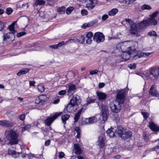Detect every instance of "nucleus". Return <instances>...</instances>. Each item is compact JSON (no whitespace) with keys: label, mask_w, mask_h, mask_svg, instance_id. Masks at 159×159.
<instances>
[{"label":"nucleus","mask_w":159,"mask_h":159,"mask_svg":"<svg viewBox=\"0 0 159 159\" xmlns=\"http://www.w3.org/2000/svg\"><path fill=\"white\" fill-rule=\"evenodd\" d=\"M125 91L124 90H119L116 96V100L111 102L110 105L111 111L118 113L121 109V104H123L125 100Z\"/></svg>","instance_id":"f257e3e1"},{"label":"nucleus","mask_w":159,"mask_h":159,"mask_svg":"<svg viewBox=\"0 0 159 159\" xmlns=\"http://www.w3.org/2000/svg\"><path fill=\"white\" fill-rule=\"evenodd\" d=\"M159 13V11H156L152 15H150V18H145L138 24L139 27L141 29H143L146 28L150 25H156L157 22V20L154 18Z\"/></svg>","instance_id":"f03ea898"},{"label":"nucleus","mask_w":159,"mask_h":159,"mask_svg":"<svg viewBox=\"0 0 159 159\" xmlns=\"http://www.w3.org/2000/svg\"><path fill=\"white\" fill-rule=\"evenodd\" d=\"M5 135L7 139L9 140V143L11 145L18 143V134L11 129L6 131Z\"/></svg>","instance_id":"7ed1b4c3"},{"label":"nucleus","mask_w":159,"mask_h":159,"mask_svg":"<svg viewBox=\"0 0 159 159\" xmlns=\"http://www.w3.org/2000/svg\"><path fill=\"white\" fill-rule=\"evenodd\" d=\"M118 135L123 139H126L131 137L132 135V132L124 129L121 125L118 126L116 130H115Z\"/></svg>","instance_id":"20e7f679"},{"label":"nucleus","mask_w":159,"mask_h":159,"mask_svg":"<svg viewBox=\"0 0 159 159\" xmlns=\"http://www.w3.org/2000/svg\"><path fill=\"white\" fill-rule=\"evenodd\" d=\"M135 51V50H132L131 47H128L127 49L123 51L124 52L122 55L123 59L125 61H128L132 56L131 55L134 53Z\"/></svg>","instance_id":"39448f33"},{"label":"nucleus","mask_w":159,"mask_h":159,"mask_svg":"<svg viewBox=\"0 0 159 159\" xmlns=\"http://www.w3.org/2000/svg\"><path fill=\"white\" fill-rule=\"evenodd\" d=\"M140 23V22L137 24L133 23L131 25L130 30H129V33L130 34L133 35H136L137 36H140V33L138 31L137 27H138L139 29L141 30H142L144 28L141 29L139 27L138 24Z\"/></svg>","instance_id":"423d86ee"},{"label":"nucleus","mask_w":159,"mask_h":159,"mask_svg":"<svg viewBox=\"0 0 159 159\" xmlns=\"http://www.w3.org/2000/svg\"><path fill=\"white\" fill-rule=\"evenodd\" d=\"M97 118L95 116H93L88 118H83L82 119V125H90L97 122Z\"/></svg>","instance_id":"0eeeda50"},{"label":"nucleus","mask_w":159,"mask_h":159,"mask_svg":"<svg viewBox=\"0 0 159 159\" xmlns=\"http://www.w3.org/2000/svg\"><path fill=\"white\" fill-rule=\"evenodd\" d=\"M62 114V112L56 113L53 116L48 117L45 120V124L47 125L50 126L54 120L56 119L58 116Z\"/></svg>","instance_id":"6e6552de"},{"label":"nucleus","mask_w":159,"mask_h":159,"mask_svg":"<svg viewBox=\"0 0 159 159\" xmlns=\"http://www.w3.org/2000/svg\"><path fill=\"white\" fill-rule=\"evenodd\" d=\"M66 87L68 88L67 95L69 97H71L76 91V86L74 84H69L66 85Z\"/></svg>","instance_id":"1a4fd4ad"},{"label":"nucleus","mask_w":159,"mask_h":159,"mask_svg":"<svg viewBox=\"0 0 159 159\" xmlns=\"http://www.w3.org/2000/svg\"><path fill=\"white\" fill-rule=\"evenodd\" d=\"M104 39V36L102 33L100 32L96 33L93 38L94 41L98 43L103 42Z\"/></svg>","instance_id":"9d476101"},{"label":"nucleus","mask_w":159,"mask_h":159,"mask_svg":"<svg viewBox=\"0 0 159 159\" xmlns=\"http://www.w3.org/2000/svg\"><path fill=\"white\" fill-rule=\"evenodd\" d=\"M102 117V121L104 122L107 119L108 111L107 106L103 104H102L101 106Z\"/></svg>","instance_id":"9b49d317"},{"label":"nucleus","mask_w":159,"mask_h":159,"mask_svg":"<svg viewBox=\"0 0 159 159\" xmlns=\"http://www.w3.org/2000/svg\"><path fill=\"white\" fill-rule=\"evenodd\" d=\"M48 99L46 95H42L37 97L35 100V103L38 104L42 105Z\"/></svg>","instance_id":"f8f14e48"},{"label":"nucleus","mask_w":159,"mask_h":159,"mask_svg":"<svg viewBox=\"0 0 159 159\" xmlns=\"http://www.w3.org/2000/svg\"><path fill=\"white\" fill-rule=\"evenodd\" d=\"M73 152L77 155H80L83 152V150L79 144L75 143L74 144L73 148Z\"/></svg>","instance_id":"ddd939ff"},{"label":"nucleus","mask_w":159,"mask_h":159,"mask_svg":"<svg viewBox=\"0 0 159 159\" xmlns=\"http://www.w3.org/2000/svg\"><path fill=\"white\" fill-rule=\"evenodd\" d=\"M78 108V106L76 105L73 104L70 102L66 107V109L69 112L72 113L75 111Z\"/></svg>","instance_id":"4468645a"},{"label":"nucleus","mask_w":159,"mask_h":159,"mask_svg":"<svg viewBox=\"0 0 159 159\" xmlns=\"http://www.w3.org/2000/svg\"><path fill=\"white\" fill-rule=\"evenodd\" d=\"M81 101L80 97L78 95H75L70 100V102L78 106Z\"/></svg>","instance_id":"2eb2a0df"},{"label":"nucleus","mask_w":159,"mask_h":159,"mask_svg":"<svg viewBox=\"0 0 159 159\" xmlns=\"http://www.w3.org/2000/svg\"><path fill=\"white\" fill-rule=\"evenodd\" d=\"M42 130L44 136L45 137L49 135L51 137H53V135L52 134L55 132V131L52 129L51 127L45 129H42Z\"/></svg>","instance_id":"dca6fc26"},{"label":"nucleus","mask_w":159,"mask_h":159,"mask_svg":"<svg viewBox=\"0 0 159 159\" xmlns=\"http://www.w3.org/2000/svg\"><path fill=\"white\" fill-rule=\"evenodd\" d=\"M149 93L152 96L157 97L159 96V92L157 91L154 85H152L151 87Z\"/></svg>","instance_id":"f3484780"},{"label":"nucleus","mask_w":159,"mask_h":159,"mask_svg":"<svg viewBox=\"0 0 159 159\" xmlns=\"http://www.w3.org/2000/svg\"><path fill=\"white\" fill-rule=\"evenodd\" d=\"M13 125L12 122L7 120H0V125L7 127H11Z\"/></svg>","instance_id":"a211bd4d"},{"label":"nucleus","mask_w":159,"mask_h":159,"mask_svg":"<svg viewBox=\"0 0 159 159\" xmlns=\"http://www.w3.org/2000/svg\"><path fill=\"white\" fill-rule=\"evenodd\" d=\"M97 145L100 148H102L105 146V139L103 136H100L98 137L97 142Z\"/></svg>","instance_id":"6ab92c4d"},{"label":"nucleus","mask_w":159,"mask_h":159,"mask_svg":"<svg viewBox=\"0 0 159 159\" xmlns=\"http://www.w3.org/2000/svg\"><path fill=\"white\" fill-rule=\"evenodd\" d=\"M150 72L151 75L154 77H157L159 75V69L152 67L150 69Z\"/></svg>","instance_id":"aec40b11"},{"label":"nucleus","mask_w":159,"mask_h":159,"mask_svg":"<svg viewBox=\"0 0 159 159\" xmlns=\"http://www.w3.org/2000/svg\"><path fill=\"white\" fill-rule=\"evenodd\" d=\"M75 42L83 44L84 42L85 38L83 35L75 36Z\"/></svg>","instance_id":"412c9836"},{"label":"nucleus","mask_w":159,"mask_h":159,"mask_svg":"<svg viewBox=\"0 0 159 159\" xmlns=\"http://www.w3.org/2000/svg\"><path fill=\"white\" fill-rule=\"evenodd\" d=\"M149 127L152 131H159V126L152 122H150L149 123Z\"/></svg>","instance_id":"4be33fe9"},{"label":"nucleus","mask_w":159,"mask_h":159,"mask_svg":"<svg viewBox=\"0 0 159 159\" xmlns=\"http://www.w3.org/2000/svg\"><path fill=\"white\" fill-rule=\"evenodd\" d=\"M96 94L99 100L104 101L107 97V95L103 92H97Z\"/></svg>","instance_id":"5701e85b"},{"label":"nucleus","mask_w":159,"mask_h":159,"mask_svg":"<svg viewBox=\"0 0 159 159\" xmlns=\"http://www.w3.org/2000/svg\"><path fill=\"white\" fill-rule=\"evenodd\" d=\"M91 2L90 3H88L86 4V7L89 9H93L95 6V4L97 3V0H89Z\"/></svg>","instance_id":"b1692460"},{"label":"nucleus","mask_w":159,"mask_h":159,"mask_svg":"<svg viewBox=\"0 0 159 159\" xmlns=\"http://www.w3.org/2000/svg\"><path fill=\"white\" fill-rule=\"evenodd\" d=\"M30 69L29 68H23L20 70L17 74V75L20 76L21 75H23L29 72Z\"/></svg>","instance_id":"393cba45"},{"label":"nucleus","mask_w":159,"mask_h":159,"mask_svg":"<svg viewBox=\"0 0 159 159\" xmlns=\"http://www.w3.org/2000/svg\"><path fill=\"white\" fill-rule=\"evenodd\" d=\"M8 154L11 155L14 158H16L18 157L19 153H16V151L12 150H9L8 151Z\"/></svg>","instance_id":"a878e982"},{"label":"nucleus","mask_w":159,"mask_h":159,"mask_svg":"<svg viewBox=\"0 0 159 159\" xmlns=\"http://www.w3.org/2000/svg\"><path fill=\"white\" fill-rule=\"evenodd\" d=\"M82 109L79 110L78 112L75 115L74 117V122H76L78 121L82 112Z\"/></svg>","instance_id":"bb28decb"},{"label":"nucleus","mask_w":159,"mask_h":159,"mask_svg":"<svg viewBox=\"0 0 159 159\" xmlns=\"http://www.w3.org/2000/svg\"><path fill=\"white\" fill-rule=\"evenodd\" d=\"M69 117L70 116L68 114L63 115L61 116V119L63 123L64 124H66V121L69 118Z\"/></svg>","instance_id":"cd10ccee"},{"label":"nucleus","mask_w":159,"mask_h":159,"mask_svg":"<svg viewBox=\"0 0 159 159\" xmlns=\"http://www.w3.org/2000/svg\"><path fill=\"white\" fill-rule=\"evenodd\" d=\"M118 12V10L117 8H114L111 9L108 12V15L110 16H114Z\"/></svg>","instance_id":"c85d7f7f"},{"label":"nucleus","mask_w":159,"mask_h":159,"mask_svg":"<svg viewBox=\"0 0 159 159\" xmlns=\"http://www.w3.org/2000/svg\"><path fill=\"white\" fill-rule=\"evenodd\" d=\"M107 136H108L110 138L113 137L115 135L114 132L112 129H108L106 131Z\"/></svg>","instance_id":"c756f323"},{"label":"nucleus","mask_w":159,"mask_h":159,"mask_svg":"<svg viewBox=\"0 0 159 159\" xmlns=\"http://www.w3.org/2000/svg\"><path fill=\"white\" fill-rule=\"evenodd\" d=\"M8 28L9 29V30L11 32V35L15 37L14 34L16 33V31L14 30V26H13V25H11L9 26Z\"/></svg>","instance_id":"7c9ffc66"},{"label":"nucleus","mask_w":159,"mask_h":159,"mask_svg":"<svg viewBox=\"0 0 159 159\" xmlns=\"http://www.w3.org/2000/svg\"><path fill=\"white\" fill-rule=\"evenodd\" d=\"M132 50H135V51L134 52V54H132V55H134L132 56V55H131L132 56V57H133V59L134 60H136L137 59L142 57L140 56V53L138 54L137 55H135V54H136V50L135 49H132Z\"/></svg>","instance_id":"2f4dec72"},{"label":"nucleus","mask_w":159,"mask_h":159,"mask_svg":"<svg viewBox=\"0 0 159 159\" xmlns=\"http://www.w3.org/2000/svg\"><path fill=\"white\" fill-rule=\"evenodd\" d=\"M96 99H91L90 98H87L86 101V105H88L90 104L93 103L95 102V101Z\"/></svg>","instance_id":"473e14b6"},{"label":"nucleus","mask_w":159,"mask_h":159,"mask_svg":"<svg viewBox=\"0 0 159 159\" xmlns=\"http://www.w3.org/2000/svg\"><path fill=\"white\" fill-rule=\"evenodd\" d=\"M44 1L43 0H36L35 3V6L42 5L44 4Z\"/></svg>","instance_id":"72a5a7b5"},{"label":"nucleus","mask_w":159,"mask_h":159,"mask_svg":"<svg viewBox=\"0 0 159 159\" xmlns=\"http://www.w3.org/2000/svg\"><path fill=\"white\" fill-rule=\"evenodd\" d=\"M141 9L142 10H150L152 9V8L150 6L148 5L144 4L141 7Z\"/></svg>","instance_id":"f704fd0d"},{"label":"nucleus","mask_w":159,"mask_h":159,"mask_svg":"<svg viewBox=\"0 0 159 159\" xmlns=\"http://www.w3.org/2000/svg\"><path fill=\"white\" fill-rule=\"evenodd\" d=\"M31 125L30 124L27 125L24 127H22V131H23L25 130H28L30 129Z\"/></svg>","instance_id":"c9c22d12"},{"label":"nucleus","mask_w":159,"mask_h":159,"mask_svg":"<svg viewBox=\"0 0 159 159\" xmlns=\"http://www.w3.org/2000/svg\"><path fill=\"white\" fill-rule=\"evenodd\" d=\"M74 7H69L66 10V13L67 14H70L71 12L73 10Z\"/></svg>","instance_id":"e433bc0d"},{"label":"nucleus","mask_w":159,"mask_h":159,"mask_svg":"<svg viewBox=\"0 0 159 159\" xmlns=\"http://www.w3.org/2000/svg\"><path fill=\"white\" fill-rule=\"evenodd\" d=\"M10 35H11V33H8L4 34L3 36V40H5L7 39H9L10 37Z\"/></svg>","instance_id":"4c0bfd02"},{"label":"nucleus","mask_w":159,"mask_h":159,"mask_svg":"<svg viewBox=\"0 0 159 159\" xmlns=\"http://www.w3.org/2000/svg\"><path fill=\"white\" fill-rule=\"evenodd\" d=\"M152 52H142L140 53V56L142 57H146L150 55L152 53Z\"/></svg>","instance_id":"58836bf2"},{"label":"nucleus","mask_w":159,"mask_h":159,"mask_svg":"<svg viewBox=\"0 0 159 159\" xmlns=\"http://www.w3.org/2000/svg\"><path fill=\"white\" fill-rule=\"evenodd\" d=\"M38 89L39 91L43 92L45 90V88L43 85H39L38 87Z\"/></svg>","instance_id":"ea45409f"},{"label":"nucleus","mask_w":159,"mask_h":159,"mask_svg":"<svg viewBox=\"0 0 159 159\" xmlns=\"http://www.w3.org/2000/svg\"><path fill=\"white\" fill-rule=\"evenodd\" d=\"M66 8L65 7L63 6L61 7H59L57 9V11L60 12L61 13H63L64 12Z\"/></svg>","instance_id":"a19ab883"},{"label":"nucleus","mask_w":159,"mask_h":159,"mask_svg":"<svg viewBox=\"0 0 159 159\" xmlns=\"http://www.w3.org/2000/svg\"><path fill=\"white\" fill-rule=\"evenodd\" d=\"M75 42V37L73 38L69 39L67 41L65 42V44H67L72 43Z\"/></svg>","instance_id":"79ce46f5"},{"label":"nucleus","mask_w":159,"mask_h":159,"mask_svg":"<svg viewBox=\"0 0 159 159\" xmlns=\"http://www.w3.org/2000/svg\"><path fill=\"white\" fill-rule=\"evenodd\" d=\"M141 113L143 115L144 118L146 120L149 116V114L145 112H141Z\"/></svg>","instance_id":"37998d69"},{"label":"nucleus","mask_w":159,"mask_h":159,"mask_svg":"<svg viewBox=\"0 0 159 159\" xmlns=\"http://www.w3.org/2000/svg\"><path fill=\"white\" fill-rule=\"evenodd\" d=\"M136 64L135 63L129 64L128 67L131 69H135L136 68Z\"/></svg>","instance_id":"c03bdc74"},{"label":"nucleus","mask_w":159,"mask_h":159,"mask_svg":"<svg viewBox=\"0 0 159 159\" xmlns=\"http://www.w3.org/2000/svg\"><path fill=\"white\" fill-rule=\"evenodd\" d=\"M148 34L149 35L153 36L155 37L157 36V34L155 31H150L148 33Z\"/></svg>","instance_id":"a18cd8bd"},{"label":"nucleus","mask_w":159,"mask_h":159,"mask_svg":"<svg viewBox=\"0 0 159 159\" xmlns=\"http://www.w3.org/2000/svg\"><path fill=\"white\" fill-rule=\"evenodd\" d=\"M26 34V33L25 32H22L19 33H17V36L18 37H20L23 36H24Z\"/></svg>","instance_id":"49530a36"},{"label":"nucleus","mask_w":159,"mask_h":159,"mask_svg":"<svg viewBox=\"0 0 159 159\" xmlns=\"http://www.w3.org/2000/svg\"><path fill=\"white\" fill-rule=\"evenodd\" d=\"M66 91L65 90H61L58 93V94L59 95H64L66 93Z\"/></svg>","instance_id":"de8ad7c7"},{"label":"nucleus","mask_w":159,"mask_h":159,"mask_svg":"<svg viewBox=\"0 0 159 159\" xmlns=\"http://www.w3.org/2000/svg\"><path fill=\"white\" fill-rule=\"evenodd\" d=\"M5 27V24L3 22L0 21V31L2 30Z\"/></svg>","instance_id":"09e8293b"},{"label":"nucleus","mask_w":159,"mask_h":159,"mask_svg":"<svg viewBox=\"0 0 159 159\" xmlns=\"http://www.w3.org/2000/svg\"><path fill=\"white\" fill-rule=\"evenodd\" d=\"M98 71L97 69H95L94 70L90 71V74L91 75H95L97 73Z\"/></svg>","instance_id":"8fccbe9b"},{"label":"nucleus","mask_w":159,"mask_h":159,"mask_svg":"<svg viewBox=\"0 0 159 159\" xmlns=\"http://www.w3.org/2000/svg\"><path fill=\"white\" fill-rule=\"evenodd\" d=\"M136 0H125L126 4H129L132 3L134 1Z\"/></svg>","instance_id":"3c124183"},{"label":"nucleus","mask_w":159,"mask_h":159,"mask_svg":"<svg viewBox=\"0 0 159 159\" xmlns=\"http://www.w3.org/2000/svg\"><path fill=\"white\" fill-rule=\"evenodd\" d=\"M65 156L64 153L62 152H59V156L58 157L59 158H63Z\"/></svg>","instance_id":"603ef678"},{"label":"nucleus","mask_w":159,"mask_h":159,"mask_svg":"<svg viewBox=\"0 0 159 159\" xmlns=\"http://www.w3.org/2000/svg\"><path fill=\"white\" fill-rule=\"evenodd\" d=\"M93 34L92 32H89L88 33L86 34V36L87 38H91L93 36Z\"/></svg>","instance_id":"864d4df0"},{"label":"nucleus","mask_w":159,"mask_h":159,"mask_svg":"<svg viewBox=\"0 0 159 159\" xmlns=\"http://www.w3.org/2000/svg\"><path fill=\"white\" fill-rule=\"evenodd\" d=\"M81 13L83 16H85L88 14L87 11L84 9H83L81 11Z\"/></svg>","instance_id":"5fc2aeb1"},{"label":"nucleus","mask_w":159,"mask_h":159,"mask_svg":"<svg viewBox=\"0 0 159 159\" xmlns=\"http://www.w3.org/2000/svg\"><path fill=\"white\" fill-rule=\"evenodd\" d=\"M12 11V9L11 8H7L6 12L7 14H10Z\"/></svg>","instance_id":"6e6d98bb"},{"label":"nucleus","mask_w":159,"mask_h":159,"mask_svg":"<svg viewBox=\"0 0 159 159\" xmlns=\"http://www.w3.org/2000/svg\"><path fill=\"white\" fill-rule=\"evenodd\" d=\"M25 118V115L24 114H22L19 116V119L20 120H23Z\"/></svg>","instance_id":"4d7b16f0"},{"label":"nucleus","mask_w":159,"mask_h":159,"mask_svg":"<svg viewBox=\"0 0 159 159\" xmlns=\"http://www.w3.org/2000/svg\"><path fill=\"white\" fill-rule=\"evenodd\" d=\"M125 20L126 22H128L129 24H132L133 22V20L131 19H125Z\"/></svg>","instance_id":"13d9d810"},{"label":"nucleus","mask_w":159,"mask_h":159,"mask_svg":"<svg viewBox=\"0 0 159 159\" xmlns=\"http://www.w3.org/2000/svg\"><path fill=\"white\" fill-rule=\"evenodd\" d=\"M75 130L77 133H80V130L79 127L78 126L75 127Z\"/></svg>","instance_id":"bf43d9fd"},{"label":"nucleus","mask_w":159,"mask_h":159,"mask_svg":"<svg viewBox=\"0 0 159 159\" xmlns=\"http://www.w3.org/2000/svg\"><path fill=\"white\" fill-rule=\"evenodd\" d=\"M64 44H66L65 43H64V41H62V42L58 43L57 45V48H58L61 47V46Z\"/></svg>","instance_id":"052dcab7"},{"label":"nucleus","mask_w":159,"mask_h":159,"mask_svg":"<svg viewBox=\"0 0 159 159\" xmlns=\"http://www.w3.org/2000/svg\"><path fill=\"white\" fill-rule=\"evenodd\" d=\"M108 18V16L107 14L104 15L102 17V19L103 20H106Z\"/></svg>","instance_id":"680f3d73"},{"label":"nucleus","mask_w":159,"mask_h":159,"mask_svg":"<svg viewBox=\"0 0 159 159\" xmlns=\"http://www.w3.org/2000/svg\"><path fill=\"white\" fill-rule=\"evenodd\" d=\"M30 85V86H34V84L35 83V82L34 81H29Z\"/></svg>","instance_id":"e2e57ef3"},{"label":"nucleus","mask_w":159,"mask_h":159,"mask_svg":"<svg viewBox=\"0 0 159 159\" xmlns=\"http://www.w3.org/2000/svg\"><path fill=\"white\" fill-rule=\"evenodd\" d=\"M89 27V26L88 25V24L86 23L84 24L82 26V27L84 29H85L86 27Z\"/></svg>","instance_id":"0e129e2a"},{"label":"nucleus","mask_w":159,"mask_h":159,"mask_svg":"<svg viewBox=\"0 0 159 159\" xmlns=\"http://www.w3.org/2000/svg\"><path fill=\"white\" fill-rule=\"evenodd\" d=\"M92 41V40L91 38H88L86 41V42L87 43L90 44L91 43Z\"/></svg>","instance_id":"69168bd1"},{"label":"nucleus","mask_w":159,"mask_h":159,"mask_svg":"<svg viewBox=\"0 0 159 159\" xmlns=\"http://www.w3.org/2000/svg\"><path fill=\"white\" fill-rule=\"evenodd\" d=\"M105 85V84L104 83H100L98 84V87L100 88H103Z\"/></svg>","instance_id":"338daca9"},{"label":"nucleus","mask_w":159,"mask_h":159,"mask_svg":"<svg viewBox=\"0 0 159 159\" xmlns=\"http://www.w3.org/2000/svg\"><path fill=\"white\" fill-rule=\"evenodd\" d=\"M51 141L50 140L46 141L45 142V145L46 146H48L50 143Z\"/></svg>","instance_id":"774afa93"}]
</instances>
